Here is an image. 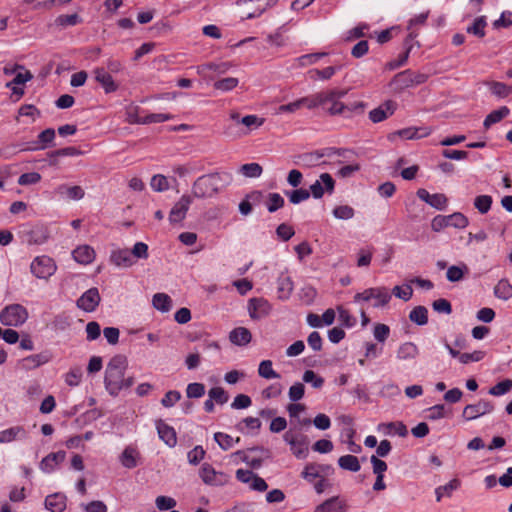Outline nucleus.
Segmentation results:
<instances>
[{
  "label": "nucleus",
  "mask_w": 512,
  "mask_h": 512,
  "mask_svg": "<svg viewBox=\"0 0 512 512\" xmlns=\"http://www.w3.org/2000/svg\"><path fill=\"white\" fill-rule=\"evenodd\" d=\"M331 473H333V468L331 465L309 463L304 467L303 471L301 472V476L307 482L314 483L317 478L330 475Z\"/></svg>",
  "instance_id": "nucleus-14"
},
{
  "label": "nucleus",
  "mask_w": 512,
  "mask_h": 512,
  "mask_svg": "<svg viewBox=\"0 0 512 512\" xmlns=\"http://www.w3.org/2000/svg\"><path fill=\"white\" fill-rule=\"evenodd\" d=\"M214 440L218 443V445L221 447V449L223 450H229L231 449L232 447H234V445L236 443H239L240 442V438L237 437L236 439H234L232 436H230L229 434H226V433H222V432H216L214 434Z\"/></svg>",
  "instance_id": "nucleus-49"
},
{
  "label": "nucleus",
  "mask_w": 512,
  "mask_h": 512,
  "mask_svg": "<svg viewBox=\"0 0 512 512\" xmlns=\"http://www.w3.org/2000/svg\"><path fill=\"white\" fill-rule=\"evenodd\" d=\"M427 80V75L420 72H414L410 69L404 70L396 74L391 80L389 86L395 92H402L403 90L420 85Z\"/></svg>",
  "instance_id": "nucleus-4"
},
{
  "label": "nucleus",
  "mask_w": 512,
  "mask_h": 512,
  "mask_svg": "<svg viewBox=\"0 0 512 512\" xmlns=\"http://www.w3.org/2000/svg\"><path fill=\"white\" fill-rule=\"evenodd\" d=\"M110 261L117 267L128 268L131 267L135 260L128 249H115L111 252Z\"/></svg>",
  "instance_id": "nucleus-26"
},
{
  "label": "nucleus",
  "mask_w": 512,
  "mask_h": 512,
  "mask_svg": "<svg viewBox=\"0 0 512 512\" xmlns=\"http://www.w3.org/2000/svg\"><path fill=\"white\" fill-rule=\"evenodd\" d=\"M496 298L507 301L512 298V284L507 279H501L494 287Z\"/></svg>",
  "instance_id": "nucleus-36"
},
{
  "label": "nucleus",
  "mask_w": 512,
  "mask_h": 512,
  "mask_svg": "<svg viewBox=\"0 0 512 512\" xmlns=\"http://www.w3.org/2000/svg\"><path fill=\"white\" fill-rule=\"evenodd\" d=\"M409 318L417 325H425L428 322V310L424 306H417L410 312Z\"/></svg>",
  "instance_id": "nucleus-52"
},
{
  "label": "nucleus",
  "mask_w": 512,
  "mask_h": 512,
  "mask_svg": "<svg viewBox=\"0 0 512 512\" xmlns=\"http://www.w3.org/2000/svg\"><path fill=\"white\" fill-rule=\"evenodd\" d=\"M55 139V130L52 128L45 129L38 135L36 145L32 150H43L53 145Z\"/></svg>",
  "instance_id": "nucleus-35"
},
{
  "label": "nucleus",
  "mask_w": 512,
  "mask_h": 512,
  "mask_svg": "<svg viewBox=\"0 0 512 512\" xmlns=\"http://www.w3.org/2000/svg\"><path fill=\"white\" fill-rule=\"evenodd\" d=\"M487 26V20L485 16L476 17L473 23L467 27L466 31L469 34L482 38L485 36V28Z\"/></svg>",
  "instance_id": "nucleus-44"
},
{
  "label": "nucleus",
  "mask_w": 512,
  "mask_h": 512,
  "mask_svg": "<svg viewBox=\"0 0 512 512\" xmlns=\"http://www.w3.org/2000/svg\"><path fill=\"white\" fill-rule=\"evenodd\" d=\"M285 195L288 197L292 204H299L310 197V192L306 189L299 188L291 191H286Z\"/></svg>",
  "instance_id": "nucleus-54"
},
{
  "label": "nucleus",
  "mask_w": 512,
  "mask_h": 512,
  "mask_svg": "<svg viewBox=\"0 0 512 512\" xmlns=\"http://www.w3.org/2000/svg\"><path fill=\"white\" fill-rule=\"evenodd\" d=\"M461 485L458 479H452L442 486L435 489L436 501L440 502L443 497H451L453 492L456 491Z\"/></svg>",
  "instance_id": "nucleus-34"
},
{
  "label": "nucleus",
  "mask_w": 512,
  "mask_h": 512,
  "mask_svg": "<svg viewBox=\"0 0 512 512\" xmlns=\"http://www.w3.org/2000/svg\"><path fill=\"white\" fill-rule=\"evenodd\" d=\"M95 250L89 245H80L72 251L73 259L82 265H88L95 259Z\"/></svg>",
  "instance_id": "nucleus-24"
},
{
  "label": "nucleus",
  "mask_w": 512,
  "mask_h": 512,
  "mask_svg": "<svg viewBox=\"0 0 512 512\" xmlns=\"http://www.w3.org/2000/svg\"><path fill=\"white\" fill-rule=\"evenodd\" d=\"M271 309V304L263 297H254L248 301L247 310L250 318L253 320H258L268 316Z\"/></svg>",
  "instance_id": "nucleus-9"
},
{
  "label": "nucleus",
  "mask_w": 512,
  "mask_h": 512,
  "mask_svg": "<svg viewBox=\"0 0 512 512\" xmlns=\"http://www.w3.org/2000/svg\"><path fill=\"white\" fill-rule=\"evenodd\" d=\"M152 304L156 310L166 313L172 307V299L165 293H156L153 295Z\"/></svg>",
  "instance_id": "nucleus-37"
},
{
  "label": "nucleus",
  "mask_w": 512,
  "mask_h": 512,
  "mask_svg": "<svg viewBox=\"0 0 512 512\" xmlns=\"http://www.w3.org/2000/svg\"><path fill=\"white\" fill-rule=\"evenodd\" d=\"M156 429L159 438L169 447H174L177 444V436L175 429L166 424L163 420L156 421Z\"/></svg>",
  "instance_id": "nucleus-21"
},
{
  "label": "nucleus",
  "mask_w": 512,
  "mask_h": 512,
  "mask_svg": "<svg viewBox=\"0 0 512 512\" xmlns=\"http://www.w3.org/2000/svg\"><path fill=\"white\" fill-rule=\"evenodd\" d=\"M199 476L206 485L224 486L230 481V476L222 471H216L209 463H204L199 471Z\"/></svg>",
  "instance_id": "nucleus-8"
},
{
  "label": "nucleus",
  "mask_w": 512,
  "mask_h": 512,
  "mask_svg": "<svg viewBox=\"0 0 512 512\" xmlns=\"http://www.w3.org/2000/svg\"><path fill=\"white\" fill-rule=\"evenodd\" d=\"M283 440L290 446V450L296 458L305 459L308 456L309 442L305 435L289 429L284 433Z\"/></svg>",
  "instance_id": "nucleus-5"
},
{
  "label": "nucleus",
  "mask_w": 512,
  "mask_h": 512,
  "mask_svg": "<svg viewBox=\"0 0 512 512\" xmlns=\"http://www.w3.org/2000/svg\"><path fill=\"white\" fill-rule=\"evenodd\" d=\"M263 169L258 163H247L240 167V173L248 178H258L261 176Z\"/></svg>",
  "instance_id": "nucleus-53"
},
{
  "label": "nucleus",
  "mask_w": 512,
  "mask_h": 512,
  "mask_svg": "<svg viewBox=\"0 0 512 512\" xmlns=\"http://www.w3.org/2000/svg\"><path fill=\"white\" fill-rule=\"evenodd\" d=\"M151 188L156 192H163L169 189L168 179L162 175H154L150 182Z\"/></svg>",
  "instance_id": "nucleus-64"
},
{
  "label": "nucleus",
  "mask_w": 512,
  "mask_h": 512,
  "mask_svg": "<svg viewBox=\"0 0 512 512\" xmlns=\"http://www.w3.org/2000/svg\"><path fill=\"white\" fill-rule=\"evenodd\" d=\"M83 372L80 367L72 368L65 375V382L68 386L75 387L78 386L82 380Z\"/></svg>",
  "instance_id": "nucleus-63"
},
{
  "label": "nucleus",
  "mask_w": 512,
  "mask_h": 512,
  "mask_svg": "<svg viewBox=\"0 0 512 512\" xmlns=\"http://www.w3.org/2000/svg\"><path fill=\"white\" fill-rule=\"evenodd\" d=\"M239 80L234 77L220 79L214 83V88L222 92H228L237 87Z\"/></svg>",
  "instance_id": "nucleus-59"
},
{
  "label": "nucleus",
  "mask_w": 512,
  "mask_h": 512,
  "mask_svg": "<svg viewBox=\"0 0 512 512\" xmlns=\"http://www.w3.org/2000/svg\"><path fill=\"white\" fill-rule=\"evenodd\" d=\"M28 317V310L18 303L9 304L0 311V323L7 327H20Z\"/></svg>",
  "instance_id": "nucleus-3"
},
{
  "label": "nucleus",
  "mask_w": 512,
  "mask_h": 512,
  "mask_svg": "<svg viewBox=\"0 0 512 512\" xmlns=\"http://www.w3.org/2000/svg\"><path fill=\"white\" fill-rule=\"evenodd\" d=\"M278 1L279 0H264L257 2L258 4L255 6L253 11L249 12L243 19H255L260 17L264 12L276 5Z\"/></svg>",
  "instance_id": "nucleus-48"
},
{
  "label": "nucleus",
  "mask_w": 512,
  "mask_h": 512,
  "mask_svg": "<svg viewBox=\"0 0 512 512\" xmlns=\"http://www.w3.org/2000/svg\"><path fill=\"white\" fill-rule=\"evenodd\" d=\"M347 505L345 501L338 496L331 497L323 503L316 506L314 512H346Z\"/></svg>",
  "instance_id": "nucleus-27"
},
{
  "label": "nucleus",
  "mask_w": 512,
  "mask_h": 512,
  "mask_svg": "<svg viewBox=\"0 0 512 512\" xmlns=\"http://www.w3.org/2000/svg\"><path fill=\"white\" fill-rule=\"evenodd\" d=\"M378 431L388 436L405 437L408 434L407 427L402 422L380 423Z\"/></svg>",
  "instance_id": "nucleus-33"
},
{
  "label": "nucleus",
  "mask_w": 512,
  "mask_h": 512,
  "mask_svg": "<svg viewBox=\"0 0 512 512\" xmlns=\"http://www.w3.org/2000/svg\"><path fill=\"white\" fill-rule=\"evenodd\" d=\"M284 203V198L279 193H269L267 196L266 207L270 213H273L282 208Z\"/></svg>",
  "instance_id": "nucleus-55"
},
{
  "label": "nucleus",
  "mask_w": 512,
  "mask_h": 512,
  "mask_svg": "<svg viewBox=\"0 0 512 512\" xmlns=\"http://www.w3.org/2000/svg\"><path fill=\"white\" fill-rule=\"evenodd\" d=\"M65 457L66 453L64 451L50 453L41 460L39 468L44 473H52L65 460Z\"/></svg>",
  "instance_id": "nucleus-19"
},
{
  "label": "nucleus",
  "mask_w": 512,
  "mask_h": 512,
  "mask_svg": "<svg viewBox=\"0 0 512 512\" xmlns=\"http://www.w3.org/2000/svg\"><path fill=\"white\" fill-rule=\"evenodd\" d=\"M469 225L468 218L461 212H454L449 215V227L464 229Z\"/></svg>",
  "instance_id": "nucleus-58"
},
{
  "label": "nucleus",
  "mask_w": 512,
  "mask_h": 512,
  "mask_svg": "<svg viewBox=\"0 0 512 512\" xmlns=\"http://www.w3.org/2000/svg\"><path fill=\"white\" fill-rule=\"evenodd\" d=\"M192 199L191 196L183 195L178 202L174 204L169 214L170 223H179L181 222L187 214V211L191 205Z\"/></svg>",
  "instance_id": "nucleus-16"
},
{
  "label": "nucleus",
  "mask_w": 512,
  "mask_h": 512,
  "mask_svg": "<svg viewBox=\"0 0 512 512\" xmlns=\"http://www.w3.org/2000/svg\"><path fill=\"white\" fill-rule=\"evenodd\" d=\"M128 360L124 355H115L108 362L104 374V386L108 394L117 397L124 389L134 384V377H125Z\"/></svg>",
  "instance_id": "nucleus-1"
},
{
  "label": "nucleus",
  "mask_w": 512,
  "mask_h": 512,
  "mask_svg": "<svg viewBox=\"0 0 512 512\" xmlns=\"http://www.w3.org/2000/svg\"><path fill=\"white\" fill-rule=\"evenodd\" d=\"M28 438L27 430L21 426H11L0 431V444H8L13 441H24Z\"/></svg>",
  "instance_id": "nucleus-17"
},
{
  "label": "nucleus",
  "mask_w": 512,
  "mask_h": 512,
  "mask_svg": "<svg viewBox=\"0 0 512 512\" xmlns=\"http://www.w3.org/2000/svg\"><path fill=\"white\" fill-rule=\"evenodd\" d=\"M141 458L140 452L134 446H127L121 453L119 461L123 467L133 469L139 464Z\"/></svg>",
  "instance_id": "nucleus-22"
},
{
  "label": "nucleus",
  "mask_w": 512,
  "mask_h": 512,
  "mask_svg": "<svg viewBox=\"0 0 512 512\" xmlns=\"http://www.w3.org/2000/svg\"><path fill=\"white\" fill-rule=\"evenodd\" d=\"M50 238V231L47 226L43 224L35 225L28 232V242L30 244L42 245Z\"/></svg>",
  "instance_id": "nucleus-28"
},
{
  "label": "nucleus",
  "mask_w": 512,
  "mask_h": 512,
  "mask_svg": "<svg viewBox=\"0 0 512 512\" xmlns=\"http://www.w3.org/2000/svg\"><path fill=\"white\" fill-rule=\"evenodd\" d=\"M469 272L468 266L465 263L460 265H452L447 269L446 277L450 282H458L462 280L464 275Z\"/></svg>",
  "instance_id": "nucleus-42"
},
{
  "label": "nucleus",
  "mask_w": 512,
  "mask_h": 512,
  "mask_svg": "<svg viewBox=\"0 0 512 512\" xmlns=\"http://www.w3.org/2000/svg\"><path fill=\"white\" fill-rule=\"evenodd\" d=\"M494 410V405L488 400H479L475 404H468L463 409V417L467 421L479 418L480 416L491 413Z\"/></svg>",
  "instance_id": "nucleus-12"
},
{
  "label": "nucleus",
  "mask_w": 512,
  "mask_h": 512,
  "mask_svg": "<svg viewBox=\"0 0 512 512\" xmlns=\"http://www.w3.org/2000/svg\"><path fill=\"white\" fill-rule=\"evenodd\" d=\"M155 505L160 511L172 510L176 505L177 501L170 496H157L155 499Z\"/></svg>",
  "instance_id": "nucleus-62"
},
{
  "label": "nucleus",
  "mask_w": 512,
  "mask_h": 512,
  "mask_svg": "<svg viewBox=\"0 0 512 512\" xmlns=\"http://www.w3.org/2000/svg\"><path fill=\"white\" fill-rule=\"evenodd\" d=\"M322 95H326L327 99L323 100L322 107L332 116L341 115L344 109V103L340 101L346 95L345 90L329 89L322 91Z\"/></svg>",
  "instance_id": "nucleus-7"
},
{
  "label": "nucleus",
  "mask_w": 512,
  "mask_h": 512,
  "mask_svg": "<svg viewBox=\"0 0 512 512\" xmlns=\"http://www.w3.org/2000/svg\"><path fill=\"white\" fill-rule=\"evenodd\" d=\"M397 108V103L392 100H388L384 102L379 107L371 110L369 112V119L373 123H379L383 120L387 119L389 116L393 115Z\"/></svg>",
  "instance_id": "nucleus-18"
},
{
  "label": "nucleus",
  "mask_w": 512,
  "mask_h": 512,
  "mask_svg": "<svg viewBox=\"0 0 512 512\" xmlns=\"http://www.w3.org/2000/svg\"><path fill=\"white\" fill-rule=\"evenodd\" d=\"M418 355V346L410 341L400 344L396 351V358L400 361H411L416 359Z\"/></svg>",
  "instance_id": "nucleus-29"
},
{
  "label": "nucleus",
  "mask_w": 512,
  "mask_h": 512,
  "mask_svg": "<svg viewBox=\"0 0 512 512\" xmlns=\"http://www.w3.org/2000/svg\"><path fill=\"white\" fill-rule=\"evenodd\" d=\"M333 216L341 220H349L354 217L355 211L351 206L340 205L336 206L333 211Z\"/></svg>",
  "instance_id": "nucleus-61"
},
{
  "label": "nucleus",
  "mask_w": 512,
  "mask_h": 512,
  "mask_svg": "<svg viewBox=\"0 0 512 512\" xmlns=\"http://www.w3.org/2000/svg\"><path fill=\"white\" fill-rule=\"evenodd\" d=\"M512 389V380L505 379L501 382H498L496 385L489 389V394L492 396H502L510 392Z\"/></svg>",
  "instance_id": "nucleus-56"
},
{
  "label": "nucleus",
  "mask_w": 512,
  "mask_h": 512,
  "mask_svg": "<svg viewBox=\"0 0 512 512\" xmlns=\"http://www.w3.org/2000/svg\"><path fill=\"white\" fill-rule=\"evenodd\" d=\"M101 301L99 291L96 287H92L85 291L77 299V307L85 312H93L98 307Z\"/></svg>",
  "instance_id": "nucleus-13"
},
{
  "label": "nucleus",
  "mask_w": 512,
  "mask_h": 512,
  "mask_svg": "<svg viewBox=\"0 0 512 512\" xmlns=\"http://www.w3.org/2000/svg\"><path fill=\"white\" fill-rule=\"evenodd\" d=\"M416 194L420 200L436 210L443 211L448 206V198L443 193L430 194L426 189L420 188Z\"/></svg>",
  "instance_id": "nucleus-15"
},
{
  "label": "nucleus",
  "mask_w": 512,
  "mask_h": 512,
  "mask_svg": "<svg viewBox=\"0 0 512 512\" xmlns=\"http://www.w3.org/2000/svg\"><path fill=\"white\" fill-rule=\"evenodd\" d=\"M51 357L47 352L33 354L21 359L18 365L21 369L32 370L44 365L50 361Z\"/></svg>",
  "instance_id": "nucleus-20"
},
{
  "label": "nucleus",
  "mask_w": 512,
  "mask_h": 512,
  "mask_svg": "<svg viewBox=\"0 0 512 512\" xmlns=\"http://www.w3.org/2000/svg\"><path fill=\"white\" fill-rule=\"evenodd\" d=\"M338 465L340 468L351 472H358L361 468L358 458L350 454L341 456L338 459Z\"/></svg>",
  "instance_id": "nucleus-43"
},
{
  "label": "nucleus",
  "mask_w": 512,
  "mask_h": 512,
  "mask_svg": "<svg viewBox=\"0 0 512 512\" xmlns=\"http://www.w3.org/2000/svg\"><path fill=\"white\" fill-rule=\"evenodd\" d=\"M229 340L237 346H246L252 340L251 332L245 327L234 328L229 333Z\"/></svg>",
  "instance_id": "nucleus-31"
},
{
  "label": "nucleus",
  "mask_w": 512,
  "mask_h": 512,
  "mask_svg": "<svg viewBox=\"0 0 512 512\" xmlns=\"http://www.w3.org/2000/svg\"><path fill=\"white\" fill-rule=\"evenodd\" d=\"M326 95H322V91L315 93L313 95L305 96L300 99L301 107H305L309 110L315 109L317 107H322L323 100L327 99Z\"/></svg>",
  "instance_id": "nucleus-40"
},
{
  "label": "nucleus",
  "mask_w": 512,
  "mask_h": 512,
  "mask_svg": "<svg viewBox=\"0 0 512 512\" xmlns=\"http://www.w3.org/2000/svg\"><path fill=\"white\" fill-rule=\"evenodd\" d=\"M66 496L62 493L48 495L45 499V507L50 512H63L66 509Z\"/></svg>",
  "instance_id": "nucleus-32"
},
{
  "label": "nucleus",
  "mask_w": 512,
  "mask_h": 512,
  "mask_svg": "<svg viewBox=\"0 0 512 512\" xmlns=\"http://www.w3.org/2000/svg\"><path fill=\"white\" fill-rule=\"evenodd\" d=\"M325 52H317L311 54H305L296 59L298 66L306 67L312 64L317 63L322 57L326 56Z\"/></svg>",
  "instance_id": "nucleus-57"
},
{
  "label": "nucleus",
  "mask_w": 512,
  "mask_h": 512,
  "mask_svg": "<svg viewBox=\"0 0 512 512\" xmlns=\"http://www.w3.org/2000/svg\"><path fill=\"white\" fill-rule=\"evenodd\" d=\"M493 199L490 195H479L474 199V207L480 214H486L491 209Z\"/></svg>",
  "instance_id": "nucleus-51"
},
{
  "label": "nucleus",
  "mask_w": 512,
  "mask_h": 512,
  "mask_svg": "<svg viewBox=\"0 0 512 512\" xmlns=\"http://www.w3.org/2000/svg\"><path fill=\"white\" fill-rule=\"evenodd\" d=\"M487 85L490 92L498 98H506L512 93V87L503 82L492 81Z\"/></svg>",
  "instance_id": "nucleus-47"
},
{
  "label": "nucleus",
  "mask_w": 512,
  "mask_h": 512,
  "mask_svg": "<svg viewBox=\"0 0 512 512\" xmlns=\"http://www.w3.org/2000/svg\"><path fill=\"white\" fill-rule=\"evenodd\" d=\"M265 122V119L254 114L245 115L241 118L240 124L243 126L237 136L247 135L251 131L258 129Z\"/></svg>",
  "instance_id": "nucleus-30"
},
{
  "label": "nucleus",
  "mask_w": 512,
  "mask_h": 512,
  "mask_svg": "<svg viewBox=\"0 0 512 512\" xmlns=\"http://www.w3.org/2000/svg\"><path fill=\"white\" fill-rule=\"evenodd\" d=\"M293 289L294 284L291 277L286 272H282L277 279L278 298L281 300L289 299Z\"/></svg>",
  "instance_id": "nucleus-25"
},
{
  "label": "nucleus",
  "mask_w": 512,
  "mask_h": 512,
  "mask_svg": "<svg viewBox=\"0 0 512 512\" xmlns=\"http://www.w3.org/2000/svg\"><path fill=\"white\" fill-rule=\"evenodd\" d=\"M94 78L98 82L106 93H112L117 90L118 86L113 80L109 72L104 68H96L93 71Z\"/></svg>",
  "instance_id": "nucleus-23"
},
{
  "label": "nucleus",
  "mask_w": 512,
  "mask_h": 512,
  "mask_svg": "<svg viewBox=\"0 0 512 512\" xmlns=\"http://www.w3.org/2000/svg\"><path fill=\"white\" fill-rule=\"evenodd\" d=\"M258 375L266 380L280 378V374L273 369V363L271 360H262L259 363Z\"/></svg>",
  "instance_id": "nucleus-41"
},
{
  "label": "nucleus",
  "mask_w": 512,
  "mask_h": 512,
  "mask_svg": "<svg viewBox=\"0 0 512 512\" xmlns=\"http://www.w3.org/2000/svg\"><path fill=\"white\" fill-rule=\"evenodd\" d=\"M429 128H406L398 132L399 136L404 139H420L430 135Z\"/></svg>",
  "instance_id": "nucleus-46"
},
{
  "label": "nucleus",
  "mask_w": 512,
  "mask_h": 512,
  "mask_svg": "<svg viewBox=\"0 0 512 512\" xmlns=\"http://www.w3.org/2000/svg\"><path fill=\"white\" fill-rule=\"evenodd\" d=\"M236 478L238 481L248 484L251 490L257 492H264L268 488L266 481L250 470L238 469Z\"/></svg>",
  "instance_id": "nucleus-10"
},
{
  "label": "nucleus",
  "mask_w": 512,
  "mask_h": 512,
  "mask_svg": "<svg viewBox=\"0 0 512 512\" xmlns=\"http://www.w3.org/2000/svg\"><path fill=\"white\" fill-rule=\"evenodd\" d=\"M233 176L230 172H216L199 177L192 186V194L196 198H210L223 188L230 185Z\"/></svg>",
  "instance_id": "nucleus-2"
},
{
  "label": "nucleus",
  "mask_w": 512,
  "mask_h": 512,
  "mask_svg": "<svg viewBox=\"0 0 512 512\" xmlns=\"http://www.w3.org/2000/svg\"><path fill=\"white\" fill-rule=\"evenodd\" d=\"M56 192L60 195H66L68 199L70 200H80L84 197L85 192L82 187L80 186H67V185H60L58 186Z\"/></svg>",
  "instance_id": "nucleus-39"
},
{
  "label": "nucleus",
  "mask_w": 512,
  "mask_h": 512,
  "mask_svg": "<svg viewBox=\"0 0 512 512\" xmlns=\"http://www.w3.org/2000/svg\"><path fill=\"white\" fill-rule=\"evenodd\" d=\"M336 71V67L328 66L324 69H311L308 74L313 80H329L335 75Z\"/></svg>",
  "instance_id": "nucleus-50"
},
{
  "label": "nucleus",
  "mask_w": 512,
  "mask_h": 512,
  "mask_svg": "<svg viewBox=\"0 0 512 512\" xmlns=\"http://www.w3.org/2000/svg\"><path fill=\"white\" fill-rule=\"evenodd\" d=\"M372 300H374L373 307L380 308L386 306L391 300V294L386 287H374Z\"/></svg>",
  "instance_id": "nucleus-38"
},
{
  "label": "nucleus",
  "mask_w": 512,
  "mask_h": 512,
  "mask_svg": "<svg viewBox=\"0 0 512 512\" xmlns=\"http://www.w3.org/2000/svg\"><path fill=\"white\" fill-rule=\"evenodd\" d=\"M510 110L506 106H502L499 109L493 110L490 114H488L484 120L485 128H489L491 125L500 122L503 118L508 116Z\"/></svg>",
  "instance_id": "nucleus-45"
},
{
  "label": "nucleus",
  "mask_w": 512,
  "mask_h": 512,
  "mask_svg": "<svg viewBox=\"0 0 512 512\" xmlns=\"http://www.w3.org/2000/svg\"><path fill=\"white\" fill-rule=\"evenodd\" d=\"M208 397L214 400L215 403L223 405L229 399L228 393L222 387H213L208 391Z\"/></svg>",
  "instance_id": "nucleus-60"
},
{
  "label": "nucleus",
  "mask_w": 512,
  "mask_h": 512,
  "mask_svg": "<svg viewBox=\"0 0 512 512\" xmlns=\"http://www.w3.org/2000/svg\"><path fill=\"white\" fill-rule=\"evenodd\" d=\"M335 188V181L329 173H322L319 179L316 180L311 186L310 194L315 199H320L325 192L332 194Z\"/></svg>",
  "instance_id": "nucleus-11"
},
{
  "label": "nucleus",
  "mask_w": 512,
  "mask_h": 512,
  "mask_svg": "<svg viewBox=\"0 0 512 512\" xmlns=\"http://www.w3.org/2000/svg\"><path fill=\"white\" fill-rule=\"evenodd\" d=\"M57 270L56 262L47 255L35 257L30 264L31 273L38 279H49Z\"/></svg>",
  "instance_id": "nucleus-6"
}]
</instances>
